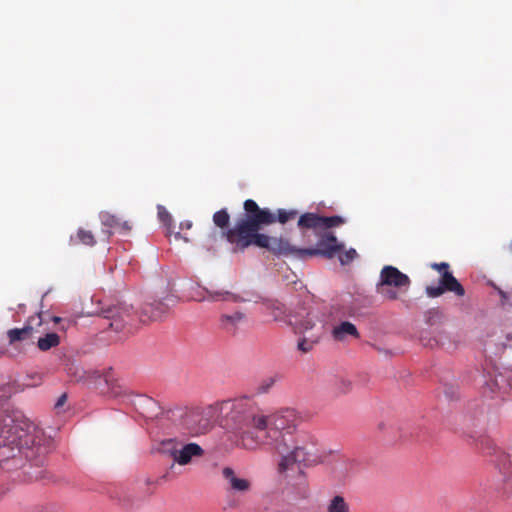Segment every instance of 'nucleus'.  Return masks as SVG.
<instances>
[{
    "mask_svg": "<svg viewBox=\"0 0 512 512\" xmlns=\"http://www.w3.org/2000/svg\"><path fill=\"white\" fill-rule=\"evenodd\" d=\"M245 216L237 221L235 226L225 232L228 242L235 245L234 251L255 245L265 248L276 256H293L297 259H306L313 256L333 258L335 254L344 249V244L338 243L332 233L325 234L318 242L317 248H297L282 237H271L259 230L263 225H269L276 221L285 224L294 219L298 211L295 209H278L277 215L268 208L261 209L258 204L248 199L244 202Z\"/></svg>",
    "mask_w": 512,
    "mask_h": 512,
    "instance_id": "f257e3e1",
    "label": "nucleus"
},
{
    "mask_svg": "<svg viewBox=\"0 0 512 512\" xmlns=\"http://www.w3.org/2000/svg\"><path fill=\"white\" fill-rule=\"evenodd\" d=\"M201 416L195 434L205 433L213 423L232 429L238 436L239 445L246 449V435L255 436L257 430L264 425V413L249 397H240L216 402L207 406L200 414L193 413L192 417Z\"/></svg>",
    "mask_w": 512,
    "mask_h": 512,
    "instance_id": "f03ea898",
    "label": "nucleus"
},
{
    "mask_svg": "<svg viewBox=\"0 0 512 512\" xmlns=\"http://www.w3.org/2000/svg\"><path fill=\"white\" fill-rule=\"evenodd\" d=\"M301 422V416L294 408H282L271 414L264 413V425L257 434H247L246 450H257L269 446L277 453H284L291 447L292 435Z\"/></svg>",
    "mask_w": 512,
    "mask_h": 512,
    "instance_id": "7ed1b4c3",
    "label": "nucleus"
},
{
    "mask_svg": "<svg viewBox=\"0 0 512 512\" xmlns=\"http://www.w3.org/2000/svg\"><path fill=\"white\" fill-rule=\"evenodd\" d=\"M37 448L41 452L39 443L30 431L24 430L20 425L14 423L5 424L0 427V462L14 458L17 454H24L29 457L28 451Z\"/></svg>",
    "mask_w": 512,
    "mask_h": 512,
    "instance_id": "20e7f679",
    "label": "nucleus"
},
{
    "mask_svg": "<svg viewBox=\"0 0 512 512\" xmlns=\"http://www.w3.org/2000/svg\"><path fill=\"white\" fill-rule=\"evenodd\" d=\"M410 286L411 280L407 274L394 266L386 265L380 271L376 292L385 300L395 301L401 294L407 293Z\"/></svg>",
    "mask_w": 512,
    "mask_h": 512,
    "instance_id": "39448f33",
    "label": "nucleus"
},
{
    "mask_svg": "<svg viewBox=\"0 0 512 512\" xmlns=\"http://www.w3.org/2000/svg\"><path fill=\"white\" fill-rule=\"evenodd\" d=\"M431 267L441 272L439 284L437 286H427L425 292L428 297L436 298L445 292H452L455 295L462 297L465 295V289L460 282L449 271V264L446 262L433 263Z\"/></svg>",
    "mask_w": 512,
    "mask_h": 512,
    "instance_id": "423d86ee",
    "label": "nucleus"
},
{
    "mask_svg": "<svg viewBox=\"0 0 512 512\" xmlns=\"http://www.w3.org/2000/svg\"><path fill=\"white\" fill-rule=\"evenodd\" d=\"M282 457L278 463V471L280 473H287L289 470L298 468L299 464L307 460V453L302 447L294 446L291 443V447L284 453H279Z\"/></svg>",
    "mask_w": 512,
    "mask_h": 512,
    "instance_id": "0eeeda50",
    "label": "nucleus"
},
{
    "mask_svg": "<svg viewBox=\"0 0 512 512\" xmlns=\"http://www.w3.org/2000/svg\"><path fill=\"white\" fill-rule=\"evenodd\" d=\"M222 476L227 483V489L233 493L245 494L251 489V482L247 478L241 477L231 467H224Z\"/></svg>",
    "mask_w": 512,
    "mask_h": 512,
    "instance_id": "6e6552de",
    "label": "nucleus"
},
{
    "mask_svg": "<svg viewBox=\"0 0 512 512\" xmlns=\"http://www.w3.org/2000/svg\"><path fill=\"white\" fill-rule=\"evenodd\" d=\"M192 298L195 301H238V297L227 290H212L198 286L195 288Z\"/></svg>",
    "mask_w": 512,
    "mask_h": 512,
    "instance_id": "1a4fd4ad",
    "label": "nucleus"
},
{
    "mask_svg": "<svg viewBox=\"0 0 512 512\" xmlns=\"http://www.w3.org/2000/svg\"><path fill=\"white\" fill-rule=\"evenodd\" d=\"M203 455L204 450L197 443H181L173 461L178 465L185 466L190 464L194 457L199 458Z\"/></svg>",
    "mask_w": 512,
    "mask_h": 512,
    "instance_id": "9d476101",
    "label": "nucleus"
},
{
    "mask_svg": "<svg viewBox=\"0 0 512 512\" xmlns=\"http://www.w3.org/2000/svg\"><path fill=\"white\" fill-rule=\"evenodd\" d=\"M246 320V315L240 311L231 314H223L220 316L219 324L222 330L228 334H236L241 324Z\"/></svg>",
    "mask_w": 512,
    "mask_h": 512,
    "instance_id": "9b49d317",
    "label": "nucleus"
},
{
    "mask_svg": "<svg viewBox=\"0 0 512 512\" xmlns=\"http://www.w3.org/2000/svg\"><path fill=\"white\" fill-rule=\"evenodd\" d=\"M99 217L102 225L109 229L107 230L108 237L113 233L112 230L127 233L131 229L127 221H122L119 217L109 212H101Z\"/></svg>",
    "mask_w": 512,
    "mask_h": 512,
    "instance_id": "f8f14e48",
    "label": "nucleus"
},
{
    "mask_svg": "<svg viewBox=\"0 0 512 512\" xmlns=\"http://www.w3.org/2000/svg\"><path fill=\"white\" fill-rule=\"evenodd\" d=\"M497 467L502 476L503 489L505 491L512 489V452L501 454Z\"/></svg>",
    "mask_w": 512,
    "mask_h": 512,
    "instance_id": "ddd939ff",
    "label": "nucleus"
},
{
    "mask_svg": "<svg viewBox=\"0 0 512 512\" xmlns=\"http://www.w3.org/2000/svg\"><path fill=\"white\" fill-rule=\"evenodd\" d=\"M264 309L267 314H269L274 321L291 324V320L289 319V315L286 311L285 306L278 301H267L263 304Z\"/></svg>",
    "mask_w": 512,
    "mask_h": 512,
    "instance_id": "4468645a",
    "label": "nucleus"
},
{
    "mask_svg": "<svg viewBox=\"0 0 512 512\" xmlns=\"http://www.w3.org/2000/svg\"><path fill=\"white\" fill-rule=\"evenodd\" d=\"M130 310L131 308L129 307H121L115 312L110 311V314L107 316L108 319H112L109 324L110 327L117 332L123 330L124 326L131 320Z\"/></svg>",
    "mask_w": 512,
    "mask_h": 512,
    "instance_id": "2eb2a0df",
    "label": "nucleus"
},
{
    "mask_svg": "<svg viewBox=\"0 0 512 512\" xmlns=\"http://www.w3.org/2000/svg\"><path fill=\"white\" fill-rule=\"evenodd\" d=\"M331 335L336 341H344L349 336L358 338L359 332L353 323L349 321H343L333 327Z\"/></svg>",
    "mask_w": 512,
    "mask_h": 512,
    "instance_id": "dca6fc26",
    "label": "nucleus"
},
{
    "mask_svg": "<svg viewBox=\"0 0 512 512\" xmlns=\"http://www.w3.org/2000/svg\"><path fill=\"white\" fill-rule=\"evenodd\" d=\"M167 312L162 302L147 303L142 307V320H158Z\"/></svg>",
    "mask_w": 512,
    "mask_h": 512,
    "instance_id": "f3484780",
    "label": "nucleus"
},
{
    "mask_svg": "<svg viewBox=\"0 0 512 512\" xmlns=\"http://www.w3.org/2000/svg\"><path fill=\"white\" fill-rule=\"evenodd\" d=\"M33 327L31 325H25L22 328H14L7 331V338L9 340V344H14L16 342H22L29 339L33 333Z\"/></svg>",
    "mask_w": 512,
    "mask_h": 512,
    "instance_id": "a211bd4d",
    "label": "nucleus"
},
{
    "mask_svg": "<svg viewBox=\"0 0 512 512\" xmlns=\"http://www.w3.org/2000/svg\"><path fill=\"white\" fill-rule=\"evenodd\" d=\"M504 384H507V386L512 389V370L506 371L505 374L499 373L495 375L494 380L486 382V385L492 394L496 393L497 390L502 389Z\"/></svg>",
    "mask_w": 512,
    "mask_h": 512,
    "instance_id": "6ab92c4d",
    "label": "nucleus"
},
{
    "mask_svg": "<svg viewBox=\"0 0 512 512\" xmlns=\"http://www.w3.org/2000/svg\"><path fill=\"white\" fill-rule=\"evenodd\" d=\"M181 442L176 438H168L159 442L157 451L161 454L170 456L173 460L177 454Z\"/></svg>",
    "mask_w": 512,
    "mask_h": 512,
    "instance_id": "aec40b11",
    "label": "nucleus"
},
{
    "mask_svg": "<svg viewBox=\"0 0 512 512\" xmlns=\"http://www.w3.org/2000/svg\"><path fill=\"white\" fill-rule=\"evenodd\" d=\"M327 512H350V505L341 495L333 496L326 505Z\"/></svg>",
    "mask_w": 512,
    "mask_h": 512,
    "instance_id": "412c9836",
    "label": "nucleus"
},
{
    "mask_svg": "<svg viewBox=\"0 0 512 512\" xmlns=\"http://www.w3.org/2000/svg\"><path fill=\"white\" fill-rule=\"evenodd\" d=\"M321 216L316 213H304L298 220V227L307 229H320Z\"/></svg>",
    "mask_w": 512,
    "mask_h": 512,
    "instance_id": "4be33fe9",
    "label": "nucleus"
},
{
    "mask_svg": "<svg viewBox=\"0 0 512 512\" xmlns=\"http://www.w3.org/2000/svg\"><path fill=\"white\" fill-rule=\"evenodd\" d=\"M60 337L56 333H48L44 337L38 339L37 346L41 351H48L49 349L58 346Z\"/></svg>",
    "mask_w": 512,
    "mask_h": 512,
    "instance_id": "5701e85b",
    "label": "nucleus"
},
{
    "mask_svg": "<svg viewBox=\"0 0 512 512\" xmlns=\"http://www.w3.org/2000/svg\"><path fill=\"white\" fill-rule=\"evenodd\" d=\"M320 229H327L342 225L345 221L340 216H321Z\"/></svg>",
    "mask_w": 512,
    "mask_h": 512,
    "instance_id": "b1692460",
    "label": "nucleus"
},
{
    "mask_svg": "<svg viewBox=\"0 0 512 512\" xmlns=\"http://www.w3.org/2000/svg\"><path fill=\"white\" fill-rule=\"evenodd\" d=\"M278 380V375H273L262 379L256 388L257 392L259 394L267 393Z\"/></svg>",
    "mask_w": 512,
    "mask_h": 512,
    "instance_id": "393cba45",
    "label": "nucleus"
},
{
    "mask_svg": "<svg viewBox=\"0 0 512 512\" xmlns=\"http://www.w3.org/2000/svg\"><path fill=\"white\" fill-rule=\"evenodd\" d=\"M230 216L226 209H221L214 213L213 222L216 226L220 228H226L229 224Z\"/></svg>",
    "mask_w": 512,
    "mask_h": 512,
    "instance_id": "a878e982",
    "label": "nucleus"
},
{
    "mask_svg": "<svg viewBox=\"0 0 512 512\" xmlns=\"http://www.w3.org/2000/svg\"><path fill=\"white\" fill-rule=\"evenodd\" d=\"M76 239L87 246H94L96 241L91 231L80 228L77 231Z\"/></svg>",
    "mask_w": 512,
    "mask_h": 512,
    "instance_id": "bb28decb",
    "label": "nucleus"
},
{
    "mask_svg": "<svg viewBox=\"0 0 512 512\" xmlns=\"http://www.w3.org/2000/svg\"><path fill=\"white\" fill-rule=\"evenodd\" d=\"M335 389L339 394H347L352 390V382L346 378H339L335 382Z\"/></svg>",
    "mask_w": 512,
    "mask_h": 512,
    "instance_id": "cd10ccee",
    "label": "nucleus"
},
{
    "mask_svg": "<svg viewBox=\"0 0 512 512\" xmlns=\"http://www.w3.org/2000/svg\"><path fill=\"white\" fill-rule=\"evenodd\" d=\"M357 257V252L355 249L350 248L349 250L345 251L344 253L339 255V261L342 265L349 264Z\"/></svg>",
    "mask_w": 512,
    "mask_h": 512,
    "instance_id": "c85d7f7f",
    "label": "nucleus"
},
{
    "mask_svg": "<svg viewBox=\"0 0 512 512\" xmlns=\"http://www.w3.org/2000/svg\"><path fill=\"white\" fill-rule=\"evenodd\" d=\"M314 315L308 313L307 317L299 323V329L303 331L311 330L315 326Z\"/></svg>",
    "mask_w": 512,
    "mask_h": 512,
    "instance_id": "c756f323",
    "label": "nucleus"
},
{
    "mask_svg": "<svg viewBox=\"0 0 512 512\" xmlns=\"http://www.w3.org/2000/svg\"><path fill=\"white\" fill-rule=\"evenodd\" d=\"M158 217L161 221H163L165 224L170 225L172 223V216L170 213L166 210L164 206L158 205Z\"/></svg>",
    "mask_w": 512,
    "mask_h": 512,
    "instance_id": "7c9ffc66",
    "label": "nucleus"
},
{
    "mask_svg": "<svg viewBox=\"0 0 512 512\" xmlns=\"http://www.w3.org/2000/svg\"><path fill=\"white\" fill-rule=\"evenodd\" d=\"M33 512H61V509L58 505L49 503L37 506Z\"/></svg>",
    "mask_w": 512,
    "mask_h": 512,
    "instance_id": "2f4dec72",
    "label": "nucleus"
},
{
    "mask_svg": "<svg viewBox=\"0 0 512 512\" xmlns=\"http://www.w3.org/2000/svg\"><path fill=\"white\" fill-rule=\"evenodd\" d=\"M298 349L304 353L312 350L313 344L306 339H301L297 345Z\"/></svg>",
    "mask_w": 512,
    "mask_h": 512,
    "instance_id": "473e14b6",
    "label": "nucleus"
},
{
    "mask_svg": "<svg viewBox=\"0 0 512 512\" xmlns=\"http://www.w3.org/2000/svg\"><path fill=\"white\" fill-rule=\"evenodd\" d=\"M27 474H29L30 480H39L44 477V470L40 469L36 471L35 473H31L29 471H26Z\"/></svg>",
    "mask_w": 512,
    "mask_h": 512,
    "instance_id": "72a5a7b5",
    "label": "nucleus"
},
{
    "mask_svg": "<svg viewBox=\"0 0 512 512\" xmlns=\"http://www.w3.org/2000/svg\"><path fill=\"white\" fill-rule=\"evenodd\" d=\"M66 400H67V395L65 393L60 395L54 405L55 409H60L65 404Z\"/></svg>",
    "mask_w": 512,
    "mask_h": 512,
    "instance_id": "f704fd0d",
    "label": "nucleus"
},
{
    "mask_svg": "<svg viewBox=\"0 0 512 512\" xmlns=\"http://www.w3.org/2000/svg\"><path fill=\"white\" fill-rule=\"evenodd\" d=\"M192 224L189 221L181 223V227H185L187 229L191 228Z\"/></svg>",
    "mask_w": 512,
    "mask_h": 512,
    "instance_id": "c9c22d12",
    "label": "nucleus"
},
{
    "mask_svg": "<svg viewBox=\"0 0 512 512\" xmlns=\"http://www.w3.org/2000/svg\"><path fill=\"white\" fill-rule=\"evenodd\" d=\"M174 237H175L176 239H180V238H182V236H181L180 232L175 233ZM183 239H184V241H186V242L188 241V239H187V238H185V237H183Z\"/></svg>",
    "mask_w": 512,
    "mask_h": 512,
    "instance_id": "e433bc0d",
    "label": "nucleus"
},
{
    "mask_svg": "<svg viewBox=\"0 0 512 512\" xmlns=\"http://www.w3.org/2000/svg\"><path fill=\"white\" fill-rule=\"evenodd\" d=\"M60 321V318L59 317H54V322H58Z\"/></svg>",
    "mask_w": 512,
    "mask_h": 512,
    "instance_id": "4c0bfd02",
    "label": "nucleus"
},
{
    "mask_svg": "<svg viewBox=\"0 0 512 512\" xmlns=\"http://www.w3.org/2000/svg\"><path fill=\"white\" fill-rule=\"evenodd\" d=\"M510 246H511V249H512V241H511V244H510Z\"/></svg>",
    "mask_w": 512,
    "mask_h": 512,
    "instance_id": "58836bf2",
    "label": "nucleus"
}]
</instances>
